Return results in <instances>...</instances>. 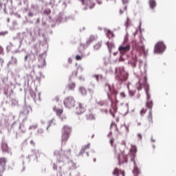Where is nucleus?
<instances>
[{
    "label": "nucleus",
    "instance_id": "23",
    "mask_svg": "<svg viewBox=\"0 0 176 176\" xmlns=\"http://www.w3.org/2000/svg\"><path fill=\"white\" fill-rule=\"evenodd\" d=\"M146 107L150 109V111H152V108H153V101L152 100H147Z\"/></svg>",
    "mask_w": 176,
    "mask_h": 176
},
{
    "label": "nucleus",
    "instance_id": "13",
    "mask_svg": "<svg viewBox=\"0 0 176 176\" xmlns=\"http://www.w3.org/2000/svg\"><path fill=\"white\" fill-rule=\"evenodd\" d=\"M80 2L82 5L87 6L89 9H93V8L96 6V4L91 2V0H80Z\"/></svg>",
    "mask_w": 176,
    "mask_h": 176
},
{
    "label": "nucleus",
    "instance_id": "58",
    "mask_svg": "<svg viewBox=\"0 0 176 176\" xmlns=\"http://www.w3.org/2000/svg\"><path fill=\"white\" fill-rule=\"evenodd\" d=\"M69 153H71V150H69Z\"/></svg>",
    "mask_w": 176,
    "mask_h": 176
},
{
    "label": "nucleus",
    "instance_id": "54",
    "mask_svg": "<svg viewBox=\"0 0 176 176\" xmlns=\"http://www.w3.org/2000/svg\"><path fill=\"white\" fill-rule=\"evenodd\" d=\"M115 100H116V102H118V99L116 98V96H115Z\"/></svg>",
    "mask_w": 176,
    "mask_h": 176
},
{
    "label": "nucleus",
    "instance_id": "53",
    "mask_svg": "<svg viewBox=\"0 0 176 176\" xmlns=\"http://www.w3.org/2000/svg\"><path fill=\"white\" fill-rule=\"evenodd\" d=\"M7 21H8V23H10V19L8 18V19H7Z\"/></svg>",
    "mask_w": 176,
    "mask_h": 176
},
{
    "label": "nucleus",
    "instance_id": "51",
    "mask_svg": "<svg viewBox=\"0 0 176 176\" xmlns=\"http://www.w3.org/2000/svg\"><path fill=\"white\" fill-rule=\"evenodd\" d=\"M138 137H139V138L141 140V138H142V136L141 135V134H138Z\"/></svg>",
    "mask_w": 176,
    "mask_h": 176
},
{
    "label": "nucleus",
    "instance_id": "47",
    "mask_svg": "<svg viewBox=\"0 0 176 176\" xmlns=\"http://www.w3.org/2000/svg\"><path fill=\"white\" fill-rule=\"evenodd\" d=\"M93 77L96 78V80H98V75H94Z\"/></svg>",
    "mask_w": 176,
    "mask_h": 176
},
{
    "label": "nucleus",
    "instance_id": "25",
    "mask_svg": "<svg viewBox=\"0 0 176 176\" xmlns=\"http://www.w3.org/2000/svg\"><path fill=\"white\" fill-rule=\"evenodd\" d=\"M149 5H150L151 9H155V8L156 7V1L150 0L149 1Z\"/></svg>",
    "mask_w": 176,
    "mask_h": 176
},
{
    "label": "nucleus",
    "instance_id": "26",
    "mask_svg": "<svg viewBox=\"0 0 176 176\" xmlns=\"http://www.w3.org/2000/svg\"><path fill=\"white\" fill-rule=\"evenodd\" d=\"M45 65H46V60H45V58H41L39 60L38 67H45Z\"/></svg>",
    "mask_w": 176,
    "mask_h": 176
},
{
    "label": "nucleus",
    "instance_id": "4",
    "mask_svg": "<svg viewBox=\"0 0 176 176\" xmlns=\"http://www.w3.org/2000/svg\"><path fill=\"white\" fill-rule=\"evenodd\" d=\"M75 98L72 96H68L65 98L63 104L66 108H69L71 109V108H74L75 107Z\"/></svg>",
    "mask_w": 176,
    "mask_h": 176
},
{
    "label": "nucleus",
    "instance_id": "19",
    "mask_svg": "<svg viewBox=\"0 0 176 176\" xmlns=\"http://www.w3.org/2000/svg\"><path fill=\"white\" fill-rule=\"evenodd\" d=\"M119 109L121 111V112L127 113V112H129V104H122L119 107Z\"/></svg>",
    "mask_w": 176,
    "mask_h": 176
},
{
    "label": "nucleus",
    "instance_id": "16",
    "mask_svg": "<svg viewBox=\"0 0 176 176\" xmlns=\"http://www.w3.org/2000/svg\"><path fill=\"white\" fill-rule=\"evenodd\" d=\"M141 80H140V81L136 84V88L138 89V91L142 89V85H146V80H148L146 76H145L144 78H143L142 83H141Z\"/></svg>",
    "mask_w": 176,
    "mask_h": 176
},
{
    "label": "nucleus",
    "instance_id": "35",
    "mask_svg": "<svg viewBox=\"0 0 176 176\" xmlns=\"http://www.w3.org/2000/svg\"><path fill=\"white\" fill-rule=\"evenodd\" d=\"M145 113H146V109H142L140 111V115H141L142 116H144Z\"/></svg>",
    "mask_w": 176,
    "mask_h": 176
},
{
    "label": "nucleus",
    "instance_id": "12",
    "mask_svg": "<svg viewBox=\"0 0 176 176\" xmlns=\"http://www.w3.org/2000/svg\"><path fill=\"white\" fill-rule=\"evenodd\" d=\"M128 156L126 155L124 153H122L118 155V162L120 164H122V163H127L128 160Z\"/></svg>",
    "mask_w": 176,
    "mask_h": 176
},
{
    "label": "nucleus",
    "instance_id": "29",
    "mask_svg": "<svg viewBox=\"0 0 176 176\" xmlns=\"http://www.w3.org/2000/svg\"><path fill=\"white\" fill-rule=\"evenodd\" d=\"M80 91L82 96H86L87 94V91L83 87L80 88Z\"/></svg>",
    "mask_w": 176,
    "mask_h": 176
},
{
    "label": "nucleus",
    "instance_id": "8",
    "mask_svg": "<svg viewBox=\"0 0 176 176\" xmlns=\"http://www.w3.org/2000/svg\"><path fill=\"white\" fill-rule=\"evenodd\" d=\"M131 49V46H130V44H127L126 45H120L118 47V50L120 54H122V55H124L128 52H130Z\"/></svg>",
    "mask_w": 176,
    "mask_h": 176
},
{
    "label": "nucleus",
    "instance_id": "3",
    "mask_svg": "<svg viewBox=\"0 0 176 176\" xmlns=\"http://www.w3.org/2000/svg\"><path fill=\"white\" fill-rule=\"evenodd\" d=\"M116 76L118 80H120L121 82H126V80H127V73L124 72L123 68H116Z\"/></svg>",
    "mask_w": 176,
    "mask_h": 176
},
{
    "label": "nucleus",
    "instance_id": "31",
    "mask_svg": "<svg viewBox=\"0 0 176 176\" xmlns=\"http://www.w3.org/2000/svg\"><path fill=\"white\" fill-rule=\"evenodd\" d=\"M12 107H16V105H19V101L16 99H12Z\"/></svg>",
    "mask_w": 176,
    "mask_h": 176
},
{
    "label": "nucleus",
    "instance_id": "9",
    "mask_svg": "<svg viewBox=\"0 0 176 176\" xmlns=\"http://www.w3.org/2000/svg\"><path fill=\"white\" fill-rule=\"evenodd\" d=\"M5 170H6V158H0V176H2Z\"/></svg>",
    "mask_w": 176,
    "mask_h": 176
},
{
    "label": "nucleus",
    "instance_id": "48",
    "mask_svg": "<svg viewBox=\"0 0 176 176\" xmlns=\"http://www.w3.org/2000/svg\"><path fill=\"white\" fill-rule=\"evenodd\" d=\"M52 122H54V119H52L50 121V126H51Z\"/></svg>",
    "mask_w": 176,
    "mask_h": 176
},
{
    "label": "nucleus",
    "instance_id": "24",
    "mask_svg": "<svg viewBox=\"0 0 176 176\" xmlns=\"http://www.w3.org/2000/svg\"><path fill=\"white\" fill-rule=\"evenodd\" d=\"M107 46L109 50V52L111 53L112 49H113V47H115V45L112 43H107Z\"/></svg>",
    "mask_w": 176,
    "mask_h": 176
},
{
    "label": "nucleus",
    "instance_id": "38",
    "mask_svg": "<svg viewBox=\"0 0 176 176\" xmlns=\"http://www.w3.org/2000/svg\"><path fill=\"white\" fill-rule=\"evenodd\" d=\"M120 96L121 98H126V94H124V92L120 93Z\"/></svg>",
    "mask_w": 176,
    "mask_h": 176
},
{
    "label": "nucleus",
    "instance_id": "50",
    "mask_svg": "<svg viewBox=\"0 0 176 176\" xmlns=\"http://www.w3.org/2000/svg\"><path fill=\"white\" fill-rule=\"evenodd\" d=\"M30 144H32V145L35 146V142H34L33 140H31V141H30Z\"/></svg>",
    "mask_w": 176,
    "mask_h": 176
},
{
    "label": "nucleus",
    "instance_id": "17",
    "mask_svg": "<svg viewBox=\"0 0 176 176\" xmlns=\"http://www.w3.org/2000/svg\"><path fill=\"white\" fill-rule=\"evenodd\" d=\"M104 90H106V91H110V93H113V94L115 95L118 94V91L116 89H112L109 84L104 85Z\"/></svg>",
    "mask_w": 176,
    "mask_h": 176
},
{
    "label": "nucleus",
    "instance_id": "2",
    "mask_svg": "<svg viewBox=\"0 0 176 176\" xmlns=\"http://www.w3.org/2000/svg\"><path fill=\"white\" fill-rule=\"evenodd\" d=\"M71 133H72V127L68 125H64L61 130V144L62 145H65L68 140H69V137L71 135Z\"/></svg>",
    "mask_w": 176,
    "mask_h": 176
},
{
    "label": "nucleus",
    "instance_id": "1",
    "mask_svg": "<svg viewBox=\"0 0 176 176\" xmlns=\"http://www.w3.org/2000/svg\"><path fill=\"white\" fill-rule=\"evenodd\" d=\"M104 109H102L105 113H108V111H109V113L111 115H112L113 118H115V113L118 112V107H116V104H113V101L111 98H109V100L105 101V102L103 104Z\"/></svg>",
    "mask_w": 176,
    "mask_h": 176
},
{
    "label": "nucleus",
    "instance_id": "32",
    "mask_svg": "<svg viewBox=\"0 0 176 176\" xmlns=\"http://www.w3.org/2000/svg\"><path fill=\"white\" fill-rule=\"evenodd\" d=\"M131 23V21L130 20V19L129 17L126 18V21L125 22V26L127 28L129 27V25H130Z\"/></svg>",
    "mask_w": 176,
    "mask_h": 176
},
{
    "label": "nucleus",
    "instance_id": "14",
    "mask_svg": "<svg viewBox=\"0 0 176 176\" xmlns=\"http://www.w3.org/2000/svg\"><path fill=\"white\" fill-rule=\"evenodd\" d=\"M131 154L129 155V156H131V162H133L134 164H135V153H137V148L136 147H132L130 150Z\"/></svg>",
    "mask_w": 176,
    "mask_h": 176
},
{
    "label": "nucleus",
    "instance_id": "36",
    "mask_svg": "<svg viewBox=\"0 0 176 176\" xmlns=\"http://www.w3.org/2000/svg\"><path fill=\"white\" fill-rule=\"evenodd\" d=\"M133 173L134 174H140V169L138 168H134Z\"/></svg>",
    "mask_w": 176,
    "mask_h": 176
},
{
    "label": "nucleus",
    "instance_id": "42",
    "mask_svg": "<svg viewBox=\"0 0 176 176\" xmlns=\"http://www.w3.org/2000/svg\"><path fill=\"white\" fill-rule=\"evenodd\" d=\"M76 60H77V61H79L80 60H82V56H80V55H77L76 56Z\"/></svg>",
    "mask_w": 176,
    "mask_h": 176
},
{
    "label": "nucleus",
    "instance_id": "52",
    "mask_svg": "<svg viewBox=\"0 0 176 176\" xmlns=\"http://www.w3.org/2000/svg\"><path fill=\"white\" fill-rule=\"evenodd\" d=\"M69 64H71V63H72V59L69 58Z\"/></svg>",
    "mask_w": 176,
    "mask_h": 176
},
{
    "label": "nucleus",
    "instance_id": "43",
    "mask_svg": "<svg viewBox=\"0 0 176 176\" xmlns=\"http://www.w3.org/2000/svg\"><path fill=\"white\" fill-rule=\"evenodd\" d=\"M114 142H115V140L113 139H111L110 144H111V146H113V143Z\"/></svg>",
    "mask_w": 176,
    "mask_h": 176
},
{
    "label": "nucleus",
    "instance_id": "15",
    "mask_svg": "<svg viewBox=\"0 0 176 176\" xmlns=\"http://www.w3.org/2000/svg\"><path fill=\"white\" fill-rule=\"evenodd\" d=\"M89 149H90V144H87L82 148L79 153V156H82L83 153H86L87 156H89V152H87Z\"/></svg>",
    "mask_w": 176,
    "mask_h": 176
},
{
    "label": "nucleus",
    "instance_id": "44",
    "mask_svg": "<svg viewBox=\"0 0 176 176\" xmlns=\"http://www.w3.org/2000/svg\"><path fill=\"white\" fill-rule=\"evenodd\" d=\"M96 2L98 5H101V3H102V0H96Z\"/></svg>",
    "mask_w": 176,
    "mask_h": 176
},
{
    "label": "nucleus",
    "instance_id": "45",
    "mask_svg": "<svg viewBox=\"0 0 176 176\" xmlns=\"http://www.w3.org/2000/svg\"><path fill=\"white\" fill-rule=\"evenodd\" d=\"M2 53H3V48L0 46V54H2Z\"/></svg>",
    "mask_w": 176,
    "mask_h": 176
},
{
    "label": "nucleus",
    "instance_id": "10",
    "mask_svg": "<svg viewBox=\"0 0 176 176\" xmlns=\"http://www.w3.org/2000/svg\"><path fill=\"white\" fill-rule=\"evenodd\" d=\"M146 124L147 126L151 127L153 124V115L152 114V110L148 113L146 117Z\"/></svg>",
    "mask_w": 176,
    "mask_h": 176
},
{
    "label": "nucleus",
    "instance_id": "41",
    "mask_svg": "<svg viewBox=\"0 0 176 176\" xmlns=\"http://www.w3.org/2000/svg\"><path fill=\"white\" fill-rule=\"evenodd\" d=\"M60 100V98L58 96H56L54 99L53 101H56V102H58Z\"/></svg>",
    "mask_w": 176,
    "mask_h": 176
},
{
    "label": "nucleus",
    "instance_id": "30",
    "mask_svg": "<svg viewBox=\"0 0 176 176\" xmlns=\"http://www.w3.org/2000/svg\"><path fill=\"white\" fill-rule=\"evenodd\" d=\"M111 129H114L116 131H119V129H118V125L115 122H112L111 124Z\"/></svg>",
    "mask_w": 176,
    "mask_h": 176
},
{
    "label": "nucleus",
    "instance_id": "34",
    "mask_svg": "<svg viewBox=\"0 0 176 176\" xmlns=\"http://www.w3.org/2000/svg\"><path fill=\"white\" fill-rule=\"evenodd\" d=\"M94 41H96V36H91L89 37V39L88 40V42H89V43H91V42H93Z\"/></svg>",
    "mask_w": 176,
    "mask_h": 176
},
{
    "label": "nucleus",
    "instance_id": "18",
    "mask_svg": "<svg viewBox=\"0 0 176 176\" xmlns=\"http://www.w3.org/2000/svg\"><path fill=\"white\" fill-rule=\"evenodd\" d=\"M113 175L116 176H124V171L118 168H116L113 171Z\"/></svg>",
    "mask_w": 176,
    "mask_h": 176
},
{
    "label": "nucleus",
    "instance_id": "55",
    "mask_svg": "<svg viewBox=\"0 0 176 176\" xmlns=\"http://www.w3.org/2000/svg\"><path fill=\"white\" fill-rule=\"evenodd\" d=\"M36 23H39V19H37Z\"/></svg>",
    "mask_w": 176,
    "mask_h": 176
},
{
    "label": "nucleus",
    "instance_id": "20",
    "mask_svg": "<svg viewBox=\"0 0 176 176\" xmlns=\"http://www.w3.org/2000/svg\"><path fill=\"white\" fill-rule=\"evenodd\" d=\"M86 118L87 120H94L96 119L94 114L90 111L86 114Z\"/></svg>",
    "mask_w": 176,
    "mask_h": 176
},
{
    "label": "nucleus",
    "instance_id": "11",
    "mask_svg": "<svg viewBox=\"0 0 176 176\" xmlns=\"http://www.w3.org/2000/svg\"><path fill=\"white\" fill-rule=\"evenodd\" d=\"M122 5L120 7V14H123L127 10V5H129V0H122Z\"/></svg>",
    "mask_w": 176,
    "mask_h": 176
},
{
    "label": "nucleus",
    "instance_id": "57",
    "mask_svg": "<svg viewBox=\"0 0 176 176\" xmlns=\"http://www.w3.org/2000/svg\"><path fill=\"white\" fill-rule=\"evenodd\" d=\"M153 142H155V140H152Z\"/></svg>",
    "mask_w": 176,
    "mask_h": 176
},
{
    "label": "nucleus",
    "instance_id": "49",
    "mask_svg": "<svg viewBox=\"0 0 176 176\" xmlns=\"http://www.w3.org/2000/svg\"><path fill=\"white\" fill-rule=\"evenodd\" d=\"M27 60H28V55H26L25 56V61H27Z\"/></svg>",
    "mask_w": 176,
    "mask_h": 176
},
{
    "label": "nucleus",
    "instance_id": "56",
    "mask_svg": "<svg viewBox=\"0 0 176 176\" xmlns=\"http://www.w3.org/2000/svg\"><path fill=\"white\" fill-rule=\"evenodd\" d=\"M94 162H96V158L94 159Z\"/></svg>",
    "mask_w": 176,
    "mask_h": 176
},
{
    "label": "nucleus",
    "instance_id": "22",
    "mask_svg": "<svg viewBox=\"0 0 176 176\" xmlns=\"http://www.w3.org/2000/svg\"><path fill=\"white\" fill-rule=\"evenodd\" d=\"M106 35L109 39H111V38H115V34H113V32L110 30H107Z\"/></svg>",
    "mask_w": 176,
    "mask_h": 176
},
{
    "label": "nucleus",
    "instance_id": "5",
    "mask_svg": "<svg viewBox=\"0 0 176 176\" xmlns=\"http://www.w3.org/2000/svg\"><path fill=\"white\" fill-rule=\"evenodd\" d=\"M85 111H86V104L81 102L76 103V110H75V113H76V115H82V113H85Z\"/></svg>",
    "mask_w": 176,
    "mask_h": 176
},
{
    "label": "nucleus",
    "instance_id": "7",
    "mask_svg": "<svg viewBox=\"0 0 176 176\" xmlns=\"http://www.w3.org/2000/svg\"><path fill=\"white\" fill-rule=\"evenodd\" d=\"M132 47L133 49H135L136 50H138V52L144 53V56H146V54H148V50H145V47L144 46V45H140L137 43V42L133 41Z\"/></svg>",
    "mask_w": 176,
    "mask_h": 176
},
{
    "label": "nucleus",
    "instance_id": "28",
    "mask_svg": "<svg viewBox=\"0 0 176 176\" xmlns=\"http://www.w3.org/2000/svg\"><path fill=\"white\" fill-rule=\"evenodd\" d=\"M102 45V43L99 42L94 46V48L95 49V50H98V49L101 47Z\"/></svg>",
    "mask_w": 176,
    "mask_h": 176
},
{
    "label": "nucleus",
    "instance_id": "6",
    "mask_svg": "<svg viewBox=\"0 0 176 176\" xmlns=\"http://www.w3.org/2000/svg\"><path fill=\"white\" fill-rule=\"evenodd\" d=\"M166 50V45L162 41H159L155 46L154 48V53L160 54L163 53Z\"/></svg>",
    "mask_w": 176,
    "mask_h": 176
},
{
    "label": "nucleus",
    "instance_id": "37",
    "mask_svg": "<svg viewBox=\"0 0 176 176\" xmlns=\"http://www.w3.org/2000/svg\"><path fill=\"white\" fill-rule=\"evenodd\" d=\"M35 129H38V125L37 124L30 126V130H35Z\"/></svg>",
    "mask_w": 176,
    "mask_h": 176
},
{
    "label": "nucleus",
    "instance_id": "33",
    "mask_svg": "<svg viewBox=\"0 0 176 176\" xmlns=\"http://www.w3.org/2000/svg\"><path fill=\"white\" fill-rule=\"evenodd\" d=\"M128 89L129 90V94L133 96H135V90L133 89H130V88L128 87Z\"/></svg>",
    "mask_w": 176,
    "mask_h": 176
},
{
    "label": "nucleus",
    "instance_id": "39",
    "mask_svg": "<svg viewBox=\"0 0 176 176\" xmlns=\"http://www.w3.org/2000/svg\"><path fill=\"white\" fill-rule=\"evenodd\" d=\"M78 76V71H75L72 73V76L70 78H72V76Z\"/></svg>",
    "mask_w": 176,
    "mask_h": 176
},
{
    "label": "nucleus",
    "instance_id": "40",
    "mask_svg": "<svg viewBox=\"0 0 176 176\" xmlns=\"http://www.w3.org/2000/svg\"><path fill=\"white\" fill-rule=\"evenodd\" d=\"M146 93L148 101H151V95H149V93L148 92V91H146Z\"/></svg>",
    "mask_w": 176,
    "mask_h": 176
},
{
    "label": "nucleus",
    "instance_id": "21",
    "mask_svg": "<svg viewBox=\"0 0 176 176\" xmlns=\"http://www.w3.org/2000/svg\"><path fill=\"white\" fill-rule=\"evenodd\" d=\"M54 111L56 112L57 116H61L63 112H64V110L63 109H58L57 107H54Z\"/></svg>",
    "mask_w": 176,
    "mask_h": 176
},
{
    "label": "nucleus",
    "instance_id": "27",
    "mask_svg": "<svg viewBox=\"0 0 176 176\" xmlns=\"http://www.w3.org/2000/svg\"><path fill=\"white\" fill-rule=\"evenodd\" d=\"M76 87V85H75V83L74 82H72L67 85V87L68 89H69V90H74V89H75Z\"/></svg>",
    "mask_w": 176,
    "mask_h": 176
},
{
    "label": "nucleus",
    "instance_id": "46",
    "mask_svg": "<svg viewBox=\"0 0 176 176\" xmlns=\"http://www.w3.org/2000/svg\"><path fill=\"white\" fill-rule=\"evenodd\" d=\"M28 16L29 17H32V16H34V14L32 12H29Z\"/></svg>",
    "mask_w": 176,
    "mask_h": 176
}]
</instances>
